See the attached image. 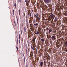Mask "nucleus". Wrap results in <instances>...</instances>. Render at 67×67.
<instances>
[{"mask_svg": "<svg viewBox=\"0 0 67 67\" xmlns=\"http://www.w3.org/2000/svg\"><path fill=\"white\" fill-rule=\"evenodd\" d=\"M52 40L53 41H55V40H56V38L55 36H53L51 37Z\"/></svg>", "mask_w": 67, "mask_h": 67, "instance_id": "1", "label": "nucleus"}, {"mask_svg": "<svg viewBox=\"0 0 67 67\" xmlns=\"http://www.w3.org/2000/svg\"><path fill=\"white\" fill-rule=\"evenodd\" d=\"M50 16L51 18H52V19H53H53H54L55 18V16L53 14L51 13V14L50 15Z\"/></svg>", "mask_w": 67, "mask_h": 67, "instance_id": "2", "label": "nucleus"}, {"mask_svg": "<svg viewBox=\"0 0 67 67\" xmlns=\"http://www.w3.org/2000/svg\"><path fill=\"white\" fill-rule=\"evenodd\" d=\"M32 46H33V47H32ZM32 46L31 45V49H32L34 51H35V49L34 48H35V47H36V46H34V45H33Z\"/></svg>", "mask_w": 67, "mask_h": 67, "instance_id": "3", "label": "nucleus"}, {"mask_svg": "<svg viewBox=\"0 0 67 67\" xmlns=\"http://www.w3.org/2000/svg\"><path fill=\"white\" fill-rule=\"evenodd\" d=\"M45 3H49V0H44Z\"/></svg>", "mask_w": 67, "mask_h": 67, "instance_id": "4", "label": "nucleus"}, {"mask_svg": "<svg viewBox=\"0 0 67 67\" xmlns=\"http://www.w3.org/2000/svg\"><path fill=\"white\" fill-rule=\"evenodd\" d=\"M43 62H41L40 63V66H43Z\"/></svg>", "mask_w": 67, "mask_h": 67, "instance_id": "5", "label": "nucleus"}, {"mask_svg": "<svg viewBox=\"0 0 67 67\" xmlns=\"http://www.w3.org/2000/svg\"><path fill=\"white\" fill-rule=\"evenodd\" d=\"M64 15L65 16H67V13L66 12H65L64 13Z\"/></svg>", "mask_w": 67, "mask_h": 67, "instance_id": "6", "label": "nucleus"}, {"mask_svg": "<svg viewBox=\"0 0 67 67\" xmlns=\"http://www.w3.org/2000/svg\"><path fill=\"white\" fill-rule=\"evenodd\" d=\"M52 31V30L51 29H50L49 30V31L48 32V33L49 34H50V33H51V32Z\"/></svg>", "mask_w": 67, "mask_h": 67, "instance_id": "7", "label": "nucleus"}, {"mask_svg": "<svg viewBox=\"0 0 67 67\" xmlns=\"http://www.w3.org/2000/svg\"><path fill=\"white\" fill-rule=\"evenodd\" d=\"M37 20H38V21H40V18H39L38 17V18H37Z\"/></svg>", "mask_w": 67, "mask_h": 67, "instance_id": "8", "label": "nucleus"}, {"mask_svg": "<svg viewBox=\"0 0 67 67\" xmlns=\"http://www.w3.org/2000/svg\"><path fill=\"white\" fill-rule=\"evenodd\" d=\"M29 35H30L31 36H33V35L32 34V33H30Z\"/></svg>", "mask_w": 67, "mask_h": 67, "instance_id": "9", "label": "nucleus"}, {"mask_svg": "<svg viewBox=\"0 0 67 67\" xmlns=\"http://www.w3.org/2000/svg\"><path fill=\"white\" fill-rule=\"evenodd\" d=\"M35 25V26H37V25H38V24L37 23H36V24H35V25Z\"/></svg>", "mask_w": 67, "mask_h": 67, "instance_id": "10", "label": "nucleus"}, {"mask_svg": "<svg viewBox=\"0 0 67 67\" xmlns=\"http://www.w3.org/2000/svg\"><path fill=\"white\" fill-rule=\"evenodd\" d=\"M33 23H34V25H35V24H36V22H35V21H33Z\"/></svg>", "mask_w": 67, "mask_h": 67, "instance_id": "11", "label": "nucleus"}, {"mask_svg": "<svg viewBox=\"0 0 67 67\" xmlns=\"http://www.w3.org/2000/svg\"><path fill=\"white\" fill-rule=\"evenodd\" d=\"M47 37L48 38H49L50 37V36H48V35H47Z\"/></svg>", "mask_w": 67, "mask_h": 67, "instance_id": "12", "label": "nucleus"}, {"mask_svg": "<svg viewBox=\"0 0 67 67\" xmlns=\"http://www.w3.org/2000/svg\"><path fill=\"white\" fill-rule=\"evenodd\" d=\"M26 28L25 27L24 28V31L25 32H26Z\"/></svg>", "mask_w": 67, "mask_h": 67, "instance_id": "13", "label": "nucleus"}, {"mask_svg": "<svg viewBox=\"0 0 67 67\" xmlns=\"http://www.w3.org/2000/svg\"><path fill=\"white\" fill-rule=\"evenodd\" d=\"M19 14H20V12H21V10H20V9L19 10Z\"/></svg>", "mask_w": 67, "mask_h": 67, "instance_id": "14", "label": "nucleus"}, {"mask_svg": "<svg viewBox=\"0 0 67 67\" xmlns=\"http://www.w3.org/2000/svg\"><path fill=\"white\" fill-rule=\"evenodd\" d=\"M17 18V23H18V18L17 17H16Z\"/></svg>", "mask_w": 67, "mask_h": 67, "instance_id": "15", "label": "nucleus"}, {"mask_svg": "<svg viewBox=\"0 0 67 67\" xmlns=\"http://www.w3.org/2000/svg\"><path fill=\"white\" fill-rule=\"evenodd\" d=\"M41 41L42 42H44V40L43 39H41Z\"/></svg>", "mask_w": 67, "mask_h": 67, "instance_id": "16", "label": "nucleus"}, {"mask_svg": "<svg viewBox=\"0 0 67 67\" xmlns=\"http://www.w3.org/2000/svg\"><path fill=\"white\" fill-rule=\"evenodd\" d=\"M35 16H36V17L37 18H38V16L36 15L35 14Z\"/></svg>", "mask_w": 67, "mask_h": 67, "instance_id": "17", "label": "nucleus"}, {"mask_svg": "<svg viewBox=\"0 0 67 67\" xmlns=\"http://www.w3.org/2000/svg\"><path fill=\"white\" fill-rule=\"evenodd\" d=\"M28 1H27V0H25V2H26V3H27V2Z\"/></svg>", "mask_w": 67, "mask_h": 67, "instance_id": "18", "label": "nucleus"}, {"mask_svg": "<svg viewBox=\"0 0 67 67\" xmlns=\"http://www.w3.org/2000/svg\"><path fill=\"white\" fill-rule=\"evenodd\" d=\"M65 44L66 45H67V41H66L65 43Z\"/></svg>", "mask_w": 67, "mask_h": 67, "instance_id": "19", "label": "nucleus"}, {"mask_svg": "<svg viewBox=\"0 0 67 67\" xmlns=\"http://www.w3.org/2000/svg\"><path fill=\"white\" fill-rule=\"evenodd\" d=\"M26 53L27 54V49H26Z\"/></svg>", "mask_w": 67, "mask_h": 67, "instance_id": "20", "label": "nucleus"}, {"mask_svg": "<svg viewBox=\"0 0 67 67\" xmlns=\"http://www.w3.org/2000/svg\"><path fill=\"white\" fill-rule=\"evenodd\" d=\"M55 22H57V19H55Z\"/></svg>", "mask_w": 67, "mask_h": 67, "instance_id": "21", "label": "nucleus"}, {"mask_svg": "<svg viewBox=\"0 0 67 67\" xmlns=\"http://www.w3.org/2000/svg\"><path fill=\"white\" fill-rule=\"evenodd\" d=\"M35 41V39H34V38L32 40L33 42H34Z\"/></svg>", "mask_w": 67, "mask_h": 67, "instance_id": "22", "label": "nucleus"}, {"mask_svg": "<svg viewBox=\"0 0 67 67\" xmlns=\"http://www.w3.org/2000/svg\"><path fill=\"white\" fill-rule=\"evenodd\" d=\"M31 19L32 20H33V17H32Z\"/></svg>", "mask_w": 67, "mask_h": 67, "instance_id": "23", "label": "nucleus"}, {"mask_svg": "<svg viewBox=\"0 0 67 67\" xmlns=\"http://www.w3.org/2000/svg\"><path fill=\"white\" fill-rule=\"evenodd\" d=\"M55 19L56 20H57V17H55Z\"/></svg>", "mask_w": 67, "mask_h": 67, "instance_id": "24", "label": "nucleus"}, {"mask_svg": "<svg viewBox=\"0 0 67 67\" xmlns=\"http://www.w3.org/2000/svg\"><path fill=\"white\" fill-rule=\"evenodd\" d=\"M14 6L15 7H16V3H14Z\"/></svg>", "mask_w": 67, "mask_h": 67, "instance_id": "25", "label": "nucleus"}, {"mask_svg": "<svg viewBox=\"0 0 67 67\" xmlns=\"http://www.w3.org/2000/svg\"><path fill=\"white\" fill-rule=\"evenodd\" d=\"M16 48L17 50H19V48H18V47H16Z\"/></svg>", "mask_w": 67, "mask_h": 67, "instance_id": "26", "label": "nucleus"}, {"mask_svg": "<svg viewBox=\"0 0 67 67\" xmlns=\"http://www.w3.org/2000/svg\"><path fill=\"white\" fill-rule=\"evenodd\" d=\"M17 44H19V41H18V40H17Z\"/></svg>", "mask_w": 67, "mask_h": 67, "instance_id": "27", "label": "nucleus"}, {"mask_svg": "<svg viewBox=\"0 0 67 67\" xmlns=\"http://www.w3.org/2000/svg\"><path fill=\"white\" fill-rule=\"evenodd\" d=\"M25 57L24 58V61L25 62Z\"/></svg>", "mask_w": 67, "mask_h": 67, "instance_id": "28", "label": "nucleus"}, {"mask_svg": "<svg viewBox=\"0 0 67 67\" xmlns=\"http://www.w3.org/2000/svg\"><path fill=\"white\" fill-rule=\"evenodd\" d=\"M37 34H39V32H38V31H37Z\"/></svg>", "mask_w": 67, "mask_h": 67, "instance_id": "29", "label": "nucleus"}, {"mask_svg": "<svg viewBox=\"0 0 67 67\" xmlns=\"http://www.w3.org/2000/svg\"><path fill=\"white\" fill-rule=\"evenodd\" d=\"M31 15H32V14H31V13H30V16H31Z\"/></svg>", "mask_w": 67, "mask_h": 67, "instance_id": "30", "label": "nucleus"}, {"mask_svg": "<svg viewBox=\"0 0 67 67\" xmlns=\"http://www.w3.org/2000/svg\"><path fill=\"white\" fill-rule=\"evenodd\" d=\"M19 39H20V35H19Z\"/></svg>", "mask_w": 67, "mask_h": 67, "instance_id": "31", "label": "nucleus"}, {"mask_svg": "<svg viewBox=\"0 0 67 67\" xmlns=\"http://www.w3.org/2000/svg\"><path fill=\"white\" fill-rule=\"evenodd\" d=\"M13 13L14 14V10H13Z\"/></svg>", "mask_w": 67, "mask_h": 67, "instance_id": "32", "label": "nucleus"}, {"mask_svg": "<svg viewBox=\"0 0 67 67\" xmlns=\"http://www.w3.org/2000/svg\"><path fill=\"white\" fill-rule=\"evenodd\" d=\"M21 0H19V2L20 3H21Z\"/></svg>", "mask_w": 67, "mask_h": 67, "instance_id": "33", "label": "nucleus"}, {"mask_svg": "<svg viewBox=\"0 0 67 67\" xmlns=\"http://www.w3.org/2000/svg\"><path fill=\"white\" fill-rule=\"evenodd\" d=\"M19 43H20V40H19Z\"/></svg>", "mask_w": 67, "mask_h": 67, "instance_id": "34", "label": "nucleus"}, {"mask_svg": "<svg viewBox=\"0 0 67 67\" xmlns=\"http://www.w3.org/2000/svg\"><path fill=\"white\" fill-rule=\"evenodd\" d=\"M38 13L37 14H36L37 15H38Z\"/></svg>", "mask_w": 67, "mask_h": 67, "instance_id": "35", "label": "nucleus"}, {"mask_svg": "<svg viewBox=\"0 0 67 67\" xmlns=\"http://www.w3.org/2000/svg\"><path fill=\"white\" fill-rule=\"evenodd\" d=\"M21 32H22V30H21Z\"/></svg>", "mask_w": 67, "mask_h": 67, "instance_id": "36", "label": "nucleus"}, {"mask_svg": "<svg viewBox=\"0 0 67 67\" xmlns=\"http://www.w3.org/2000/svg\"><path fill=\"white\" fill-rule=\"evenodd\" d=\"M65 52H67V49L66 50H65Z\"/></svg>", "mask_w": 67, "mask_h": 67, "instance_id": "37", "label": "nucleus"}, {"mask_svg": "<svg viewBox=\"0 0 67 67\" xmlns=\"http://www.w3.org/2000/svg\"><path fill=\"white\" fill-rule=\"evenodd\" d=\"M52 19H52V21H53V20H54V18H52Z\"/></svg>", "mask_w": 67, "mask_h": 67, "instance_id": "38", "label": "nucleus"}, {"mask_svg": "<svg viewBox=\"0 0 67 67\" xmlns=\"http://www.w3.org/2000/svg\"><path fill=\"white\" fill-rule=\"evenodd\" d=\"M35 34H37V32H36L35 33Z\"/></svg>", "mask_w": 67, "mask_h": 67, "instance_id": "39", "label": "nucleus"}, {"mask_svg": "<svg viewBox=\"0 0 67 67\" xmlns=\"http://www.w3.org/2000/svg\"><path fill=\"white\" fill-rule=\"evenodd\" d=\"M14 23L15 24V21H14Z\"/></svg>", "mask_w": 67, "mask_h": 67, "instance_id": "40", "label": "nucleus"}, {"mask_svg": "<svg viewBox=\"0 0 67 67\" xmlns=\"http://www.w3.org/2000/svg\"><path fill=\"white\" fill-rule=\"evenodd\" d=\"M63 28H64V27H62V29H63Z\"/></svg>", "mask_w": 67, "mask_h": 67, "instance_id": "41", "label": "nucleus"}, {"mask_svg": "<svg viewBox=\"0 0 67 67\" xmlns=\"http://www.w3.org/2000/svg\"><path fill=\"white\" fill-rule=\"evenodd\" d=\"M26 67H27V65H26Z\"/></svg>", "mask_w": 67, "mask_h": 67, "instance_id": "42", "label": "nucleus"}, {"mask_svg": "<svg viewBox=\"0 0 67 67\" xmlns=\"http://www.w3.org/2000/svg\"><path fill=\"white\" fill-rule=\"evenodd\" d=\"M21 34H22V32H21Z\"/></svg>", "mask_w": 67, "mask_h": 67, "instance_id": "43", "label": "nucleus"}, {"mask_svg": "<svg viewBox=\"0 0 67 67\" xmlns=\"http://www.w3.org/2000/svg\"><path fill=\"white\" fill-rule=\"evenodd\" d=\"M67 62V60H66V62Z\"/></svg>", "mask_w": 67, "mask_h": 67, "instance_id": "44", "label": "nucleus"}, {"mask_svg": "<svg viewBox=\"0 0 67 67\" xmlns=\"http://www.w3.org/2000/svg\"><path fill=\"white\" fill-rule=\"evenodd\" d=\"M17 41H18V38H17Z\"/></svg>", "mask_w": 67, "mask_h": 67, "instance_id": "45", "label": "nucleus"}, {"mask_svg": "<svg viewBox=\"0 0 67 67\" xmlns=\"http://www.w3.org/2000/svg\"><path fill=\"white\" fill-rule=\"evenodd\" d=\"M51 20H52V19H51Z\"/></svg>", "mask_w": 67, "mask_h": 67, "instance_id": "46", "label": "nucleus"}, {"mask_svg": "<svg viewBox=\"0 0 67 67\" xmlns=\"http://www.w3.org/2000/svg\"><path fill=\"white\" fill-rule=\"evenodd\" d=\"M50 37H51V36H50Z\"/></svg>", "mask_w": 67, "mask_h": 67, "instance_id": "47", "label": "nucleus"}, {"mask_svg": "<svg viewBox=\"0 0 67 67\" xmlns=\"http://www.w3.org/2000/svg\"><path fill=\"white\" fill-rule=\"evenodd\" d=\"M32 54H33V53H32Z\"/></svg>", "mask_w": 67, "mask_h": 67, "instance_id": "48", "label": "nucleus"}]
</instances>
